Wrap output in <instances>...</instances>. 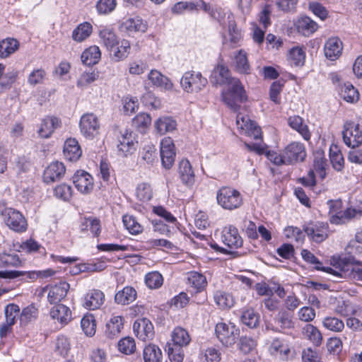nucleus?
I'll list each match as a JSON object with an SVG mask.
<instances>
[{
	"label": "nucleus",
	"mask_w": 362,
	"mask_h": 362,
	"mask_svg": "<svg viewBox=\"0 0 362 362\" xmlns=\"http://www.w3.org/2000/svg\"><path fill=\"white\" fill-rule=\"evenodd\" d=\"M266 156L275 165H290L303 161L306 156V151L303 144L292 142L282 152L269 151L266 153Z\"/></svg>",
	"instance_id": "1"
},
{
	"label": "nucleus",
	"mask_w": 362,
	"mask_h": 362,
	"mask_svg": "<svg viewBox=\"0 0 362 362\" xmlns=\"http://www.w3.org/2000/svg\"><path fill=\"white\" fill-rule=\"evenodd\" d=\"M223 89L221 97L223 103L233 111L237 112L240 104L247 100V95L240 79H230V82Z\"/></svg>",
	"instance_id": "2"
},
{
	"label": "nucleus",
	"mask_w": 362,
	"mask_h": 362,
	"mask_svg": "<svg viewBox=\"0 0 362 362\" xmlns=\"http://www.w3.org/2000/svg\"><path fill=\"white\" fill-rule=\"evenodd\" d=\"M218 204L223 209L233 210L239 208L243 204L240 193L233 188L222 187L216 195Z\"/></svg>",
	"instance_id": "3"
},
{
	"label": "nucleus",
	"mask_w": 362,
	"mask_h": 362,
	"mask_svg": "<svg viewBox=\"0 0 362 362\" xmlns=\"http://www.w3.org/2000/svg\"><path fill=\"white\" fill-rule=\"evenodd\" d=\"M208 83L207 79L199 71H189L185 72L180 84L182 89L187 93H197L202 90Z\"/></svg>",
	"instance_id": "4"
},
{
	"label": "nucleus",
	"mask_w": 362,
	"mask_h": 362,
	"mask_svg": "<svg viewBox=\"0 0 362 362\" xmlns=\"http://www.w3.org/2000/svg\"><path fill=\"white\" fill-rule=\"evenodd\" d=\"M342 136L344 144L352 148L362 144V124L346 122L344 125Z\"/></svg>",
	"instance_id": "5"
},
{
	"label": "nucleus",
	"mask_w": 362,
	"mask_h": 362,
	"mask_svg": "<svg viewBox=\"0 0 362 362\" xmlns=\"http://www.w3.org/2000/svg\"><path fill=\"white\" fill-rule=\"evenodd\" d=\"M216 334L220 341L226 346H230L235 343L239 330L234 325L219 322L216 325Z\"/></svg>",
	"instance_id": "6"
},
{
	"label": "nucleus",
	"mask_w": 362,
	"mask_h": 362,
	"mask_svg": "<svg viewBox=\"0 0 362 362\" xmlns=\"http://www.w3.org/2000/svg\"><path fill=\"white\" fill-rule=\"evenodd\" d=\"M79 126L81 134L88 139H93L99 132L98 119L92 113L83 115L81 118Z\"/></svg>",
	"instance_id": "7"
},
{
	"label": "nucleus",
	"mask_w": 362,
	"mask_h": 362,
	"mask_svg": "<svg viewBox=\"0 0 362 362\" xmlns=\"http://www.w3.org/2000/svg\"><path fill=\"white\" fill-rule=\"evenodd\" d=\"M160 158L165 168H170L175 158V148L173 139L170 137H165L160 142Z\"/></svg>",
	"instance_id": "8"
},
{
	"label": "nucleus",
	"mask_w": 362,
	"mask_h": 362,
	"mask_svg": "<svg viewBox=\"0 0 362 362\" xmlns=\"http://www.w3.org/2000/svg\"><path fill=\"white\" fill-rule=\"evenodd\" d=\"M236 124L238 128L242 130L245 134L252 136L255 139L260 138V128L257 126L254 121L250 119L248 115L240 112L238 113L236 116Z\"/></svg>",
	"instance_id": "9"
},
{
	"label": "nucleus",
	"mask_w": 362,
	"mask_h": 362,
	"mask_svg": "<svg viewBox=\"0 0 362 362\" xmlns=\"http://www.w3.org/2000/svg\"><path fill=\"white\" fill-rule=\"evenodd\" d=\"M362 215V201L359 200V204L356 206H351L344 211H340L330 217V222L334 224H343L353 218L361 217Z\"/></svg>",
	"instance_id": "10"
},
{
	"label": "nucleus",
	"mask_w": 362,
	"mask_h": 362,
	"mask_svg": "<svg viewBox=\"0 0 362 362\" xmlns=\"http://www.w3.org/2000/svg\"><path fill=\"white\" fill-rule=\"evenodd\" d=\"M303 230L313 241L321 243L327 238V224L309 223L303 226Z\"/></svg>",
	"instance_id": "11"
},
{
	"label": "nucleus",
	"mask_w": 362,
	"mask_h": 362,
	"mask_svg": "<svg viewBox=\"0 0 362 362\" xmlns=\"http://www.w3.org/2000/svg\"><path fill=\"white\" fill-rule=\"evenodd\" d=\"M134 332L142 341L152 339L154 336V328L151 322L146 319H139L134 323Z\"/></svg>",
	"instance_id": "12"
},
{
	"label": "nucleus",
	"mask_w": 362,
	"mask_h": 362,
	"mask_svg": "<svg viewBox=\"0 0 362 362\" xmlns=\"http://www.w3.org/2000/svg\"><path fill=\"white\" fill-rule=\"evenodd\" d=\"M6 226L12 230L22 233L26 230L28 223L25 217L18 211L13 209L10 211L8 216L4 218Z\"/></svg>",
	"instance_id": "13"
},
{
	"label": "nucleus",
	"mask_w": 362,
	"mask_h": 362,
	"mask_svg": "<svg viewBox=\"0 0 362 362\" xmlns=\"http://www.w3.org/2000/svg\"><path fill=\"white\" fill-rule=\"evenodd\" d=\"M231 66L233 70L240 74L247 75L251 73V66L248 61L247 54L243 49H240L235 53Z\"/></svg>",
	"instance_id": "14"
},
{
	"label": "nucleus",
	"mask_w": 362,
	"mask_h": 362,
	"mask_svg": "<svg viewBox=\"0 0 362 362\" xmlns=\"http://www.w3.org/2000/svg\"><path fill=\"white\" fill-rule=\"evenodd\" d=\"M343 43L337 37L329 38L324 45V52L327 59L331 61L337 60L342 53Z\"/></svg>",
	"instance_id": "15"
},
{
	"label": "nucleus",
	"mask_w": 362,
	"mask_h": 362,
	"mask_svg": "<svg viewBox=\"0 0 362 362\" xmlns=\"http://www.w3.org/2000/svg\"><path fill=\"white\" fill-rule=\"evenodd\" d=\"M105 295L98 289L89 291L83 298V306L90 310L98 309L104 303Z\"/></svg>",
	"instance_id": "16"
},
{
	"label": "nucleus",
	"mask_w": 362,
	"mask_h": 362,
	"mask_svg": "<svg viewBox=\"0 0 362 362\" xmlns=\"http://www.w3.org/2000/svg\"><path fill=\"white\" fill-rule=\"evenodd\" d=\"M222 233V242L229 248L237 249L243 245V239L235 227L230 226L224 228Z\"/></svg>",
	"instance_id": "17"
},
{
	"label": "nucleus",
	"mask_w": 362,
	"mask_h": 362,
	"mask_svg": "<svg viewBox=\"0 0 362 362\" xmlns=\"http://www.w3.org/2000/svg\"><path fill=\"white\" fill-rule=\"evenodd\" d=\"M131 46L127 40L122 39L119 40L117 45H114V48L107 50L110 52L111 59L117 62H121L127 59L130 53Z\"/></svg>",
	"instance_id": "18"
},
{
	"label": "nucleus",
	"mask_w": 362,
	"mask_h": 362,
	"mask_svg": "<svg viewBox=\"0 0 362 362\" xmlns=\"http://www.w3.org/2000/svg\"><path fill=\"white\" fill-rule=\"evenodd\" d=\"M118 150L124 156H126L128 153H132L136 149L135 138L133 136V133L132 132H129L127 129L121 132V135L118 138Z\"/></svg>",
	"instance_id": "19"
},
{
	"label": "nucleus",
	"mask_w": 362,
	"mask_h": 362,
	"mask_svg": "<svg viewBox=\"0 0 362 362\" xmlns=\"http://www.w3.org/2000/svg\"><path fill=\"white\" fill-rule=\"evenodd\" d=\"M100 44L107 50L114 48V45L119 43V37L114 30L110 27H100L98 31Z\"/></svg>",
	"instance_id": "20"
},
{
	"label": "nucleus",
	"mask_w": 362,
	"mask_h": 362,
	"mask_svg": "<svg viewBox=\"0 0 362 362\" xmlns=\"http://www.w3.org/2000/svg\"><path fill=\"white\" fill-rule=\"evenodd\" d=\"M66 172L64 165L61 162L51 163L44 172V181H55L63 178Z\"/></svg>",
	"instance_id": "21"
},
{
	"label": "nucleus",
	"mask_w": 362,
	"mask_h": 362,
	"mask_svg": "<svg viewBox=\"0 0 362 362\" xmlns=\"http://www.w3.org/2000/svg\"><path fill=\"white\" fill-rule=\"evenodd\" d=\"M63 152L65 158L69 161H76L82 154L78 141L74 138L66 140Z\"/></svg>",
	"instance_id": "22"
},
{
	"label": "nucleus",
	"mask_w": 362,
	"mask_h": 362,
	"mask_svg": "<svg viewBox=\"0 0 362 362\" xmlns=\"http://www.w3.org/2000/svg\"><path fill=\"white\" fill-rule=\"evenodd\" d=\"M69 288V284L65 281H61L59 284L52 286L47 295L48 301L51 304L59 303L66 297Z\"/></svg>",
	"instance_id": "23"
},
{
	"label": "nucleus",
	"mask_w": 362,
	"mask_h": 362,
	"mask_svg": "<svg viewBox=\"0 0 362 362\" xmlns=\"http://www.w3.org/2000/svg\"><path fill=\"white\" fill-rule=\"evenodd\" d=\"M235 78L230 76L228 68L222 64L217 65L211 76V81L218 85H226L230 82V79Z\"/></svg>",
	"instance_id": "24"
},
{
	"label": "nucleus",
	"mask_w": 362,
	"mask_h": 362,
	"mask_svg": "<svg viewBox=\"0 0 362 362\" xmlns=\"http://www.w3.org/2000/svg\"><path fill=\"white\" fill-rule=\"evenodd\" d=\"M50 316L64 325L71 320V312L67 306L63 304H57L50 310Z\"/></svg>",
	"instance_id": "25"
},
{
	"label": "nucleus",
	"mask_w": 362,
	"mask_h": 362,
	"mask_svg": "<svg viewBox=\"0 0 362 362\" xmlns=\"http://www.w3.org/2000/svg\"><path fill=\"white\" fill-rule=\"evenodd\" d=\"M60 125V121L57 117H48L45 118L38 129V134L42 138H49L54 131Z\"/></svg>",
	"instance_id": "26"
},
{
	"label": "nucleus",
	"mask_w": 362,
	"mask_h": 362,
	"mask_svg": "<svg viewBox=\"0 0 362 362\" xmlns=\"http://www.w3.org/2000/svg\"><path fill=\"white\" fill-rule=\"evenodd\" d=\"M124 326V319L121 316H113L106 323L105 334L110 339L117 337Z\"/></svg>",
	"instance_id": "27"
},
{
	"label": "nucleus",
	"mask_w": 362,
	"mask_h": 362,
	"mask_svg": "<svg viewBox=\"0 0 362 362\" xmlns=\"http://www.w3.org/2000/svg\"><path fill=\"white\" fill-rule=\"evenodd\" d=\"M148 28L147 23L140 17H134L127 19L122 24V29L129 33L146 31Z\"/></svg>",
	"instance_id": "28"
},
{
	"label": "nucleus",
	"mask_w": 362,
	"mask_h": 362,
	"mask_svg": "<svg viewBox=\"0 0 362 362\" xmlns=\"http://www.w3.org/2000/svg\"><path fill=\"white\" fill-rule=\"evenodd\" d=\"M148 78L153 86L158 88L168 90L173 88V83L170 79L157 70H151L148 75Z\"/></svg>",
	"instance_id": "29"
},
{
	"label": "nucleus",
	"mask_w": 362,
	"mask_h": 362,
	"mask_svg": "<svg viewBox=\"0 0 362 362\" xmlns=\"http://www.w3.org/2000/svg\"><path fill=\"white\" fill-rule=\"evenodd\" d=\"M81 61L87 66H92L99 62L101 58V52L99 47L90 46L85 49L81 54Z\"/></svg>",
	"instance_id": "30"
},
{
	"label": "nucleus",
	"mask_w": 362,
	"mask_h": 362,
	"mask_svg": "<svg viewBox=\"0 0 362 362\" xmlns=\"http://www.w3.org/2000/svg\"><path fill=\"white\" fill-rule=\"evenodd\" d=\"M288 124L293 129L298 132L304 139H310V133L302 117L298 115L291 116L288 119Z\"/></svg>",
	"instance_id": "31"
},
{
	"label": "nucleus",
	"mask_w": 362,
	"mask_h": 362,
	"mask_svg": "<svg viewBox=\"0 0 362 362\" xmlns=\"http://www.w3.org/2000/svg\"><path fill=\"white\" fill-rule=\"evenodd\" d=\"M240 320L245 326L255 329L259 325L260 315L253 308H247L242 312Z\"/></svg>",
	"instance_id": "32"
},
{
	"label": "nucleus",
	"mask_w": 362,
	"mask_h": 362,
	"mask_svg": "<svg viewBox=\"0 0 362 362\" xmlns=\"http://www.w3.org/2000/svg\"><path fill=\"white\" fill-rule=\"evenodd\" d=\"M298 31L305 36H309L314 33L317 28V24L308 16H301L296 23Z\"/></svg>",
	"instance_id": "33"
},
{
	"label": "nucleus",
	"mask_w": 362,
	"mask_h": 362,
	"mask_svg": "<svg viewBox=\"0 0 362 362\" xmlns=\"http://www.w3.org/2000/svg\"><path fill=\"white\" fill-rule=\"evenodd\" d=\"M214 299L217 306L222 310L230 309L235 304L233 296L222 291H216L214 294Z\"/></svg>",
	"instance_id": "34"
},
{
	"label": "nucleus",
	"mask_w": 362,
	"mask_h": 362,
	"mask_svg": "<svg viewBox=\"0 0 362 362\" xmlns=\"http://www.w3.org/2000/svg\"><path fill=\"white\" fill-rule=\"evenodd\" d=\"M136 298V290L132 286H126L115 294V300L118 304L128 305L134 302Z\"/></svg>",
	"instance_id": "35"
},
{
	"label": "nucleus",
	"mask_w": 362,
	"mask_h": 362,
	"mask_svg": "<svg viewBox=\"0 0 362 362\" xmlns=\"http://www.w3.org/2000/svg\"><path fill=\"white\" fill-rule=\"evenodd\" d=\"M143 358L144 362H161L163 354L158 346L149 344L144 349Z\"/></svg>",
	"instance_id": "36"
},
{
	"label": "nucleus",
	"mask_w": 362,
	"mask_h": 362,
	"mask_svg": "<svg viewBox=\"0 0 362 362\" xmlns=\"http://www.w3.org/2000/svg\"><path fill=\"white\" fill-rule=\"evenodd\" d=\"M155 127L158 133L163 135L174 131L177 127V122L172 117H163L156 121Z\"/></svg>",
	"instance_id": "37"
},
{
	"label": "nucleus",
	"mask_w": 362,
	"mask_h": 362,
	"mask_svg": "<svg viewBox=\"0 0 362 362\" xmlns=\"http://www.w3.org/2000/svg\"><path fill=\"white\" fill-rule=\"evenodd\" d=\"M93 27L90 23L85 22L78 25L72 32L74 41L81 42L88 38L92 33Z\"/></svg>",
	"instance_id": "38"
},
{
	"label": "nucleus",
	"mask_w": 362,
	"mask_h": 362,
	"mask_svg": "<svg viewBox=\"0 0 362 362\" xmlns=\"http://www.w3.org/2000/svg\"><path fill=\"white\" fill-rule=\"evenodd\" d=\"M274 322L282 329H292L295 325L293 315L286 310L279 311L274 318Z\"/></svg>",
	"instance_id": "39"
},
{
	"label": "nucleus",
	"mask_w": 362,
	"mask_h": 362,
	"mask_svg": "<svg viewBox=\"0 0 362 362\" xmlns=\"http://www.w3.org/2000/svg\"><path fill=\"white\" fill-rule=\"evenodd\" d=\"M305 53L303 48L294 47L287 54V60L291 66H301L304 64Z\"/></svg>",
	"instance_id": "40"
},
{
	"label": "nucleus",
	"mask_w": 362,
	"mask_h": 362,
	"mask_svg": "<svg viewBox=\"0 0 362 362\" xmlns=\"http://www.w3.org/2000/svg\"><path fill=\"white\" fill-rule=\"evenodd\" d=\"M333 274L337 277L362 281V269L355 268L351 265H346L340 270V272L334 271Z\"/></svg>",
	"instance_id": "41"
},
{
	"label": "nucleus",
	"mask_w": 362,
	"mask_h": 362,
	"mask_svg": "<svg viewBox=\"0 0 362 362\" xmlns=\"http://www.w3.org/2000/svg\"><path fill=\"white\" fill-rule=\"evenodd\" d=\"M303 333L316 346L322 344V336L320 330L311 324L306 325L303 329Z\"/></svg>",
	"instance_id": "42"
},
{
	"label": "nucleus",
	"mask_w": 362,
	"mask_h": 362,
	"mask_svg": "<svg viewBox=\"0 0 362 362\" xmlns=\"http://www.w3.org/2000/svg\"><path fill=\"white\" fill-rule=\"evenodd\" d=\"M172 340L173 341V345L183 347L189 344L190 342V337L185 329L181 327H176L173 332Z\"/></svg>",
	"instance_id": "43"
},
{
	"label": "nucleus",
	"mask_w": 362,
	"mask_h": 362,
	"mask_svg": "<svg viewBox=\"0 0 362 362\" xmlns=\"http://www.w3.org/2000/svg\"><path fill=\"white\" fill-rule=\"evenodd\" d=\"M18 41L13 38L0 41V57L6 58L8 57L18 49Z\"/></svg>",
	"instance_id": "44"
},
{
	"label": "nucleus",
	"mask_w": 362,
	"mask_h": 362,
	"mask_svg": "<svg viewBox=\"0 0 362 362\" xmlns=\"http://www.w3.org/2000/svg\"><path fill=\"white\" fill-rule=\"evenodd\" d=\"M178 172L182 181H190L194 179V171L189 161L187 159H183L180 162Z\"/></svg>",
	"instance_id": "45"
},
{
	"label": "nucleus",
	"mask_w": 362,
	"mask_h": 362,
	"mask_svg": "<svg viewBox=\"0 0 362 362\" xmlns=\"http://www.w3.org/2000/svg\"><path fill=\"white\" fill-rule=\"evenodd\" d=\"M301 255H302L303 259L305 261H306V262H308L309 263L315 264V268L317 270L324 271V272H326L329 273V274H333L334 270L332 268L321 267L320 265L322 264V263L309 250H303L301 251Z\"/></svg>",
	"instance_id": "46"
},
{
	"label": "nucleus",
	"mask_w": 362,
	"mask_h": 362,
	"mask_svg": "<svg viewBox=\"0 0 362 362\" xmlns=\"http://www.w3.org/2000/svg\"><path fill=\"white\" fill-rule=\"evenodd\" d=\"M151 123V118L147 113H140L132 120V125L141 132H144Z\"/></svg>",
	"instance_id": "47"
},
{
	"label": "nucleus",
	"mask_w": 362,
	"mask_h": 362,
	"mask_svg": "<svg viewBox=\"0 0 362 362\" xmlns=\"http://www.w3.org/2000/svg\"><path fill=\"white\" fill-rule=\"evenodd\" d=\"M125 228L133 235L142 232L143 227L133 216L124 215L122 218Z\"/></svg>",
	"instance_id": "48"
},
{
	"label": "nucleus",
	"mask_w": 362,
	"mask_h": 362,
	"mask_svg": "<svg viewBox=\"0 0 362 362\" xmlns=\"http://www.w3.org/2000/svg\"><path fill=\"white\" fill-rule=\"evenodd\" d=\"M341 95L346 102L354 103L359 99V93L354 86L347 83L344 84V88L341 90Z\"/></svg>",
	"instance_id": "49"
},
{
	"label": "nucleus",
	"mask_w": 362,
	"mask_h": 362,
	"mask_svg": "<svg viewBox=\"0 0 362 362\" xmlns=\"http://www.w3.org/2000/svg\"><path fill=\"white\" fill-rule=\"evenodd\" d=\"M187 279L189 284H191L197 291H201L206 286L207 284L206 277L199 272H190Z\"/></svg>",
	"instance_id": "50"
},
{
	"label": "nucleus",
	"mask_w": 362,
	"mask_h": 362,
	"mask_svg": "<svg viewBox=\"0 0 362 362\" xmlns=\"http://www.w3.org/2000/svg\"><path fill=\"white\" fill-rule=\"evenodd\" d=\"M81 326L83 331L87 336H93L95 333L96 329L95 320L93 315H85L81 320Z\"/></svg>",
	"instance_id": "51"
},
{
	"label": "nucleus",
	"mask_w": 362,
	"mask_h": 362,
	"mask_svg": "<svg viewBox=\"0 0 362 362\" xmlns=\"http://www.w3.org/2000/svg\"><path fill=\"white\" fill-rule=\"evenodd\" d=\"M118 349L120 352L129 355L136 350V343L132 337H124L118 341Z\"/></svg>",
	"instance_id": "52"
},
{
	"label": "nucleus",
	"mask_w": 362,
	"mask_h": 362,
	"mask_svg": "<svg viewBox=\"0 0 362 362\" xmlns=\"http://www.w3.org/2000/svg\"><path fill=\"white\" fill-rule=\"evenodd\" d=\"M38 314L37 309L33 305H30L23 308L20 315V322L21 325H26L32 320L37 318Z\"/></svg>",
	"instance_id": "53"
},
{
	"label": "nucleus",
	"mask_w": 362,
	"mask_h": 362,
	"mask_svg": "<svg viewBox=\"0 0 362 362\" xmlns=\"http://www.w3.org/2000/svg\"><path fill=\"white\" fill-rule=\"evenodd\" d=\"M329 158L334 168L340 170L344 165V158L337 146L330 147Z\"/></svg>",
	"instance_id": "54"
},
{
	"label": "nucleus",
	"mask_w": 362,
	"mask_h": 362,
	"mask_svg": "<svg viewBox=\"0 0 362 362\" xmlns=\"http://www.w3.org/2000/svg\"><path fill=\"white\" fill-rule=\"evenodd\" d=\"M21 260L16 254L0 253V267H18Z\"/></svg>",
	"instance_id": "55"
},
{
	"label": "nucleus",
	"mask_w": 362,
	"mask_h": 362,
	"mask_svg": "<svg viewBox=\"0 0 362 362\" xmlns=\"http://www.w3.org/2000/svg\"><path fill=\"white\" fill-rule=\"evenodd\" d=\"M72 187L65 182L61 183L54 189V195L64 201H68L72 196Z\"/></svg>",
	"instance_id": "56"
},
{
	"label": "nucleus",
	"mask_w": 362,
	"mask_h": 362,
	"mask_svg": "<svg viewBox=\"0 0 362 362\" xmlns=\"http://www.w3.org/2000/svg\"><path fill=\"white\" fill-rule=\"evenodd\" d=\"M99 78V73L93 71L91 72L84 71L82 73L77 81V86L83 88L95 81Z\"/></svg>",
	"instance_id": "57"
},
{
	"label": "nucleus",
	"mask_w": 362,
	"mask_h": 362,
	"mask_svg": "<svg viewBox=\"0 0 362 362\" xmlns=\"http://www.w3.org/2000/svg\"><path fill=\"white\" fill-rule=\"evenodd\" d=\"M163 279L158 272H149L146 275L145 282L150 288H159L163 284Z\"/></svg>",
	"instance_id": "58"
},
{
	"label": "nucleus",
	"mask_w": 362,
	"mask_h": 362,
	"mask_svg": "<svg viewBox=\"0 0 362 362\" xmlns=\"http://www.w3.org/2000/svg\"><path fill=\"white\" fill-rule=\"evenodd\" d=\"M323 325L325 328L333 332H341L344 324L343 321L335 317H327L323 320Z\"/></svg>",
	"instance_id": "59"
},
{
	"label": "nucleus",
	"mask_w": 362,
	"mask_h": 362,
	"mask_svg": "<svg viewBox=\"0 0 362 362\" xmlns=\"http://www.w3.org/2000/svg\"><path fill=\"white\" fill-rule=\"evenodd\" d=\"M46 76L45 69L38 68L34 69L28 76V83L30 86L42 83Z\"/></svg>",
	"instance_id": "60"
},
{
	"label": "nucleus",
	"mask_w": 362,
	"mask_h": 362,
	"mask_svg": "<svg viewBox=\"0 0 362 362\" xmlns=\"http://www.w3.org/2000/svg\"><path fill=\"white\" fill-rule=\"evenodd\" d=\"M136 197L143 202L148 201L152 197L151 187L147 182H141L136 188Z\"/></svg>",
	"instance_id": "61"
},
{
	"label": "nucleus",
	"mask_w": 362,
	"mask_h": 362,
	"mask_svg": "<svg viewBox=\"0 0 362 362\" xmlns=\"http://www.w3.org/2000/svg\"><path fill=\"white\" fill-rule=\"evenodd\" d=\"M336 313L341 316H349L355 314V310L349 301L339 300L334 308Z\"/></svg>",
	"instance_id": "62"
},
{
	"label": "nucleus",
	"mask_w": 362,
	"mask_h": 362,
	"mask_svg": "<svg viewBox=\"0 0 362 362\" xmlns=\"http://www.w3.org/2000/svg\"><path fill=\"white\" fill-rule=\"evenodd\" d=\"M228 39L230 42L232 47L236 46L241 39V34L236 28V25L234 21H229L228 23Z\"/></svg>",
	"instance_id": "63"
},
{
	"label": "nucleus",
	"mask_w": 362,
	"mask_h": 362,
	"mask_svg": "<svg viewBox=\"0 0 362 362\" xmlns=\"http://www.w3.org/2000/svg\"><path fill=\"white\" fill-rule=\"evenodd\" d=\"M182 346L175 345H168V354L171 362H182L184 358V352Z\"/></svg>",
	"instance_id": "64"
}]
</instances>
